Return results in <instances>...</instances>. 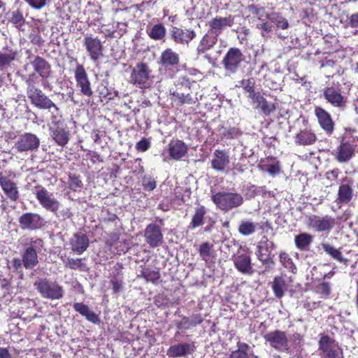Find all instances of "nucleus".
<instances>
[{"label":"nucleus","mask_w":358,"mask_h":358,"mask_svg":"<svg viewBox=\"0 0 358 358\" xmlns=\"http://www.w3.org/2000/svg\"><path fill=\"white\" fill-rule=\"evenodd\" d=\"M316 135L309 129L301 130L295 136V143L301 145H312L316 141Z\"/></svg>","instance_id":"43"},{"label":"nucleus","mask_w":358,"mask_h":358,"mask_svg":"<svg viewBox=\"0 0 358 358\" xmlns=\"http://www.w3.org/2000/svg\"><path fill=\"white\" fill-rule=\"evenodd\" d=\"M84 260L85 259L83 258H67L62 259V262L66 268H69L72 270L85 271L86 268V264L84 263Z\"/></svg>","instance_id":"49"},{"label":"nucleus","mask_w":358,"mask_h":358,"mask_svg":"<svg viewBox=\"0 0 358 358\" xmlns=\"http://www.w3.org/2000/svg\"><path fill=\"white\" fill-rule=\"evenodd\" d=\"M239 87L243 88L245 93H248V99H251L252 97L255 96L257 94V92L255 90V81L252 78L242 79L239 81Z\"/></svg>","instance_id":"48"},{"label":"nucleus","mask_w":358,"mask_h":358,"mask_svg":"<svg viewBox=\"0 0 358 358\" xmlns=\"http://www.w3.org/2000/svg\"><path fill=\"white\" fill-rule=\"evenodd\" d=\"M247 9L259 21L268 20L270 19V15L266 12V8L264 6L250 4L247 6Z\"/></svg>","instance_id":"46"},{"label":"nucleus","mask_w":358,"mask_h":358,"mask_svg":"<svg viewBox=\"0 0 358 358\" xmlns=\"http://www.w3.org/2000/svg\"><path fill=\"white\" fill-rule=\"evenodd\" d=\"M0 186L6 198L11 202H16L19 199L20 192L17 184L2 173H0Z\"/></svg>","instance_id":"24"},{"label":"nucleus","mask_w":358,"mask_h":358,"mask_svg":"<svg viewBox=\"0 0 358 358\" xmlns=\"http://www.w3.org/2000/svg\"><path fill=\"white\" fill-rule=\"evenodd\" d=\"M83 46L87 56L93 63H97L104 57L105 47L98 36L87 35L83 39Z\"/></svg>","instance_id":"7"},{"label":"nucleus","mask_w":358,"mask_h":358,"mask_svg":"<svg viewBox=\"0 0 358 358\" xmlns=\"http://www.w3.org/2000/svg\"><path fill=\"white\" fill-rule=\"evenodd\" d=\"M336 219L329 215L319 216L310 214L306 216V224L317 233L329 234L335 227Z\"/></svg>","instance_id":"4"},{"label":"nucleus","mask_w":358,"mask_h":358,"mask_svg":"<svg viewBox=\"0 0 358 358\" xmlns=\"http://www.w3.org/2000/svg\"><path fill=\"white\" fill-rule=\"evenodd\" d=\"M235 267L238 271L243 273H249L252 270L250 257L247 254L238 255L234 261Z\"/></svg>","instance_id":"41"},{"label":"nucleus","mask_w":358,"mask_h":358,"mask_svg":"<svg viewBox=\"0 0 358 358\" xmlns=\"http://www.w3.org/2000/svg\"><path fill=\"white\" fill-rule=\"evenodd\" d=\"M271 286L275 296L278 299L282 298L287 290L286 280L282 276H275Z\"/></svg>","instance_id":"42"},{"label":"nucleus","mask_w":358,"mask_h":358,"mask_svg":"<svg viewBox=\"0 0 358 358\" xmlns=\"http://www.w3.org/2000/svg\"><path fill=\"white\" fill-rule=\"evenodd\" d=\"M188 147L181 140H171L168 145V152L174 160H180L187 153Z\"/></svg>","instance_id":"29"},{"label":"nucleus","mask_w":358,"mask_h":358,"mask_svg":"<svg viewBox=\"0 0 358 358\" xmlns=\"http://www.w3.org/2000/svg\"><path fill=\"white\" fill-rule=\"evenodd\" d=\"M150 147V142L148 139L143 138L136 144V149L139 152H145Z\"/></svg>","instance_id":"60"},{"label":"nucleus","mask_w":358,"mask_h":358,"mask_svg":"<svg viewBox=\"0 0 358 358\" xmlns=\"http://www.w3.org/2000/svg\"><path fill=\"white\" fill-rule=\"evenodd\" d=\"M198 251L202 260L205 262H208L211 259L214 258L213 245L208 242L202 243L199 245Z\"/></svg>","instance_id":"47"},{"label":"nucleus","mask_w":358,"mask_h":358,"mask_svg":"<svg viewBox=\"0 0 358 358\" xmlns=\"http://www.w3.org/2000/svg\"><path fill=\"white\" fill-rule=\"evenodd\" d=\"M4 52L0 51V70H3L17 60L18 52L15 49L5 48Z\"/></svg>","instance_id":"38"},{"label":"nucleus","mask_w":358,"mask_h":358,"mask_svg":"<svg viewBox=\"0 0 358 358\" xmlns=\"http://www.w3.org/2000/svg\"><path fill=\"white\" fill-rule=\"evenodd\" d=\"M9 21L17 29L25 24V19L20 9L13 11L10 13Z\"/></svg>","instance_id":"53"},{"label":"nucleus","mask_w":358,"mask_h":358,"mask_svg":"<svg viewBox=\"0 0 358 358\" xmlns=\"http://www.w3.org/2000/svg\"><path fill=\"white\" fill-rule=\"evenodd\" d=\"M76 86L79 89L80 94L86 97L93 95L91 83L88 74L83 64H77L74 70Z\"/></svg>","instance_id":"13"},{"label":"nucleus","mask_w":358,"mask_h":358,"mask_svg":"<svg viewBox=\"0 0 358 358\" xmlns=\"http://www.w3.org/2000/svg\"><path fill=\"white\" fill-rule=\"evenodd\" d=\"M40 143V138L36 134L24 132L19 136L13 148L19 153L32 152L38 150Z\"/></svg>","instance_id":"9"},{"label":"nucleus","mask_w":358,"mask_h":358,"mask_svg":"<svg viewBox=\"0 0 358 358\" xmlns=\"http://www.w3.org/2000/svg\"><path fill=\"white\" fill-rule=\"evenodd\" d=\"M152 78V70L149 65L143 62H138L132 68L130 74V83L140 88H146Z\"/></svg>","instance_id":"6"},{"label":"nucleus","mask_w":358,"mask_h":358,"mask_svg":"<svg viewBox=\"0 0 358 358\" xmlns=\"http://www.w3.org/2000/svg\"><path fill=\"white\" fill-rule=\"evenodd\" d=\"M218 37L217 36V34H215L213 32L208 30L200 40L196 47V54L198 55H201L211 50L216 45Z\"/></svg>","instance_id":"30"},{"label":"nucleus","mask_w":358,"mask_h":358,"mask_svg":"<svg viewBox=\"0 0 358 358\" xmlns=\"http://www.w3.org/2000/svg\"><path fill=\"white\" fill-rule=\"evenodd\" d=\"M141 276L147 282H151L153 284H157L161 278L159 268L152 269L145 266H142Z\"/></svg>","instance_id":"44"},{"label":"nucleus","mask_w":358,"mask_h":358,"mask_svg":"<svg viewBox=\"0 0 358 358\" xmlns=\"http://www.w3.org/2000/svg\"><path fill=\"white\" fill-rule=\"evenodd\" d=\"M315 115L321 128L328 136H331L334 131L335 125L331 115L326 110L319 106L315 107Z\"/></svg>","instance_id":"25"},{"label":"nucleus","mask_w":358,"mask_h":358,"mask_svg":"<svg viewBox=\"0 0 358 358\" xmlns=\"http://www.w3.org/2000/svg\"><path fill=\"white\" fill-rule=\"evenodd\" d=\"M270 20L275 23L277 28L286 29L289 27V23L287 19L282 17L280 13H274L270 17Z\"/></svg>","instance_id":"56"},{"label":"nucleus","mask_w":358,"mask_h":358,"mask_svg":"<svg viewBox=\"0 0 358 358\" xmlns=\"http://www.w3.org/2000/svg\"><path fill=\"white\" fill-rule=\"evenodd\" d=\"M242 134L241 130L238 127H230L224 133V137L228 139L236 138Z\"/></svg>","instance_id":"59"},{"label":"nucleus","mask_w":358,"mask_h":358,"mask_svg":"<svg viewBox=\"0 0 358 358\" xmlns=\"http://www.w3.org/2000/svg\"><path fill=\"white\" fill-rule=\"evenodd\" d=\"M355 155V145L348 141L342 139L340 144L333 152L334 159L340 162L344 163L350 161Z\"/></svg>","instance_id":"19"},{"label":"nucleus","mask_w":358,"mask_h":358,"mask_svg":"<svg viewBox=\"0 0 358 358\" xmlns=\"http://www.w3.org/2000/svg\"><path fill=\"white\" fill-rule=\"evenodd\" d=\"M262 23L257 24V28L262 30V32L269 33L272 31V24L267 20L262 21Z\"/></svg>","instance_id":"63"},{"label":"nucleus","mask_w":358,"mask_h":358,"mask_svg":"<svg viewBox=\"0 0 358 358\" xmlns=\"http://www.w3.org/2000/svg\"><path fill=\"white\" fill-rule=\"evenodd\" d=\"M22 247L21 258L23 259L24 267L26 269H33L39 263L38 255L44 249V241L36 236L27 237Z\"/></svg>","instance_id":"1"},{"label":"nucleus","mask_w":358,"mask_h":358,"mask_svg":"<svg viewBox=\"0 0 358 358\" xmlns=\"http://www.w3.org/2000/svg\"><path fill=\"white\" fill-rule=\"evenodd\" d=\"M266 342L278 352H291L286 332L278 329L268 332L264 336Z\"/></svg>","instance_id":"12"},{"label":"nucleus","mask_w":358,"mask_h":358,"mask_svg":"<svg viewBox=\"0 0 358 358\" xmlns=\"http://www.w3.org/2000/svg\"><path fill=\"white\" fill-rule=\"evenodd\" d=\"M27 92L31 103L36 107L41 109L50 110L54 108L55 111L59 110L57 106L41 89L34 85H29Z\"/></svg>","instance_id":"8"},{"label":"nucleus","mask_w":358,"mask_h":358,"mask_svg":"<svg viewBox=\"0 0 358 358\" xmlns=\"http://www.w3.org/2000/svg\"><path fill=\"white\" fill-rule=\"evenodd\" d=\"M279 258L280 262L283 266L289 269L291 272L295 273L296 271V267L294 264L292 258L289 257V254L285 252H281L280 253Z\"/></svg>","instance_id":"54"},{"label":"nucleus","mask_w":358,"mask_h":358,"mask_svg":"<svg viewBox=\"0 0 358 358\" xmlns=\"http://www.w3.org/2000/svg\"><path fill=\"white\" fill-rule=\"evenodd\" d=\"M69 244L73 252L81 255L89 247L90 241L86 234L82 232H77L69 239Z\"/></svg>","instance_id":"27"},{"label":"nucleus","mask_w":358,"mask_h":358,"mask_svg":"<svg viewBox=\"0 0 358 358\" xmlns=\"http://www.w3.org/2000/svg\"><path fill=\"white\" fill-rule=\"evenodd\" d=\"M349 24L352 28H358V13L350 15L349 17Z\"/></svg>","instance_id":"64"},{"label":"nucleus","mask_w":358,"mask_h":358,"mask_svg":"<svg viewBox=\"0 0 358 358\" xmlns=\"http://www.w3.org/2000/svg\"><path fill=\"white\" fill-rule=\"evenodd\" d=\"M324 99L334 107L344 108L346 106L347 97L342 94L339 87H326L323 90Z\"/></svg>","instance_id":"17"},{"label":"nucleus","mask_w":358,"mask_h":358,"mask_svg":"<svg viewBox=\"0 0 358 358\" xmlns=\"http://www.w3.org/2000/svg\"><path fill=\"white\" fill-rule=\"evenodd\" d=\"M315 292L322 295L324 298L328 299L331 294L330 283L327 282H322L315 287Z\"/></svg>","instance_id":"57"},{"label":"nucleus","mask_w":358,"mask_h":358,"mask_svg":"<svg viewBox=\"0 0 358 358\" xmlns=\"http://www.w3.org/2000/svg\"><path fill=\"white\" fill-rule=\"evenodd\" d=\"M353 195V190L350 184H342L338 192V200L340 203L349 202Z\"/></svg>","instance_id":"45"},{"label":"nucleus","mask_w":358,"mask_h":358,"mask_svg":"<svg viewBox=\"0 0 358 358\" xmlns=\"http://www.w3.org/2000/svg\"><path fill=\"white\" fill-rule=\"evenodd\" d=\"M261 171H266L271 176H275L280 172V163L276 157L269 156L261 159L258 166Z\"/></svg>","instance_id":"32"},{"label":"nucleus","mask_w":358,"mask_h":358,"mask_svg":"<svg viewBox=\"0 0 358 358\" xmlns=\"http://www.w3.org/2000/svg\"><path fill=\"white\" fill-rule=\"evenodd\" d=\"M236 347L237 349L231 352L229 358H258V357L250 350V347L248 343L238 341Z\"/></svg>","instance_id":"37"},{"label":"nucleus","mask_w":358,"mask_h":358,"mask_svg":"<svg viewBox=\"0 0 358 358\" xmlns=\"http://www.w3.org/2000/svg\"><path fill=\"white\" fill-rule=\"evenodd\" d=\"M149 37L155 41L163 39L166 36V28L161 24H157L152 27L150 30L148 31Z\"/></svg>","instance_id":"50"},{"label":"nucleus","mask_w":358,"mask_h":358,"mask_svg":"<svg viewBox=\"0 0 358 358\" xmlns=\"http://www.w3.org/2000/svg\"><path fill=\"white\" fill-rule=\"evenodd\" d=\"M19 225L23 230H36L43 225V219L38 213H24L18 219Z\"/></svg>","instance_id":"18"},{"label":"nucleus","mask_w":358,"mask_h":358,"mask_svg":"<svg viewBox=\"0 0 358 358\" xmlns=\"http://www.w3.org/2000/svg\"><path fill=\"white\" fill-rule=\"evenodd\" d=\"M56 114L52 113L50 115V123L49 124V127L55 128L66 124L62 114L59 112V110L56 111Z\"/></svg>","instance_id":"58"},{"label":"nucleus","mask_w":358,"mask_h":358,"mask_svg":"<svg viewBox=\"0 0 358 358\" xmlns=\"http://www.w3.org/2000/svg\"><path fill=\"white\" fill-rule=\"evenodd\" d=\"M101 32L103 33L106 38H115V31L114 29L113 26L110 27V24L106 25L103 24L101 25Z\"/></svg>","instance_id":"61"},{"label":"nucleus","mask_w":358,"mask_h":358,"mask_svg":"<svg viewBox=\"0 0 358 358\" xmlns=\"http://www.w3.org/2000/svg\"><path fill=\"white\" fill-rule=\"evenodd\" d=\"M211 200L219 209L227 212L243 203V196L234 192H219L211 196Z\"/></svg>","instance_id":"3"},{"label":"nucleus","mask_w":358,"mask_h":358,"mask_svg":"<svg viewBox=\"0 0 358 358\" xmlns=\"http://www.w3.org/2000/svg\"><path fill=\"white\" fill-rule=\"evenodd\" d=\"M31 64L40 77L47 79L52 75L51 65L49 62L41 56H36L31 62Z\"/></svg>","instance_id":"28"},{"label":"nucleus","mask_w":358,"mask_h":358,"mask_svg":"<svg viewBox=\"0 0 358 358\" xmlns=\"http://www.w3.org/2000/svg\"><path fill=\"white\" fill-rule=\"evenodd\" d=\"M252 103L256 104L255 108L259 109L266 116L270 115L276 109L274 103L268 102L259 92H257L255 96L251 99Z\"/></svg>","instance_id":"31"},{"label":"nucleus","mask_w":358,"mask_h":358,"mask_svg":"<svg viewBox=\"0 0 358 358\" xmlns=\"http://www.w3.org/2000/svg\"><path fill=\"white\" fill-rule=\"evenodd\" d=\"M68 185L69 189L73 192L80 191L83 186L80 176L76 173H69Z\"/></svg>","instance_id":"51"},{"label":"nucleus","mask_w":358,"mask_h":358,"mask_svg":"<svg viewBox=\"0 0 358 358\" xmlns=\"http://www.w3.org/2000/svg\"><path fill=\"white\" fill-rule=\"evenodd\" d=\"M229 164V157L224 150H216L211 161L212 168L217 171H222Z\"/></svg>","instance_id":"34"},{"label":"nucleus","mask_w":358,"mask_h":358,"mask_svg":"<svg viewBox=\"0 0 358 358\" xmlns=\"http://www.w3.org/2000/svg\"><path fill=\"white\" fill-rule=\"evenodd\" d=\"M234 18L231 15L226 17L216 16L208 22V30L219 37L225 29L234 25Z\"/></svg>","instance_id":"20"},{"label":"nucleus","mask_w":358,"mask_h":358,"mask_svg":"<svg viewBox=\"0 0 358 358\" xmlns=\"http://www.w3.org/2000/svg\"><path fill=\"white\" fill-rule=\"evenodd\" d=\"M303 346V336L299 333H295L292 338V350L296 354H301Z\"/></svg>","instance_id":"55"},{"label":"nucleus","mask_w":358,"mask_h":358,"mask_svg":"<svg viewBox=\"0 0 358 358\" xmlns=\"http://www.w3.org/2000/svg\"><path fill=\"white\" fill-rule=\"evenodd\" d=\"M159 64L165 69H178L180 64V56L171 48H166L161 53Z\"/></svg>","instance_id":"26"},{"label":"nucleus","mask_w":358,"mask_h":358,"mask_svg":"<svg viewBox=\"0 0 358 358\" xmlns=\"http://www.w3.org/2000/svg\"><path fill=\"white\" fill-rule=\"evenodd\" d=\"M171 39L178 44L188 45L196 38V32L192 29H182L173 27L170 31Z\"/></svg>","instance_id":"22"},{"label":"nucleus","mask_w":358,"mask_h":358,"mask_svg":"<svg viewBox=\"0 0 358 358\" xmlns=\"http://www.w3.org/2000/svg\"><path fill=\"white\" fill-rule=\"evenodd\" d=\"M274 247V243L269 241L266 236H263L262 237L257 247V250L256 255L257 259L264 265H268L273 263L272 250Z\"/></svg>","instance_id":"15"},{"label":"nucleus","mask_w":358,"mask_h":358,"mask_svg":"<svg viewBox=\"0 0 358 358\" xmlns=\"http://www.w3.org/2000/svg\"><path fill=\"white\" fill-rule=\"evenodd\" d=\"M318 349L321 351L322 358H338L342 350L334 338L324 334H320Z\"/></svg>","instance_id":"14"},{"label":"nucleus","mask_w":358,"mask_h":358,"mask_svg":"<svg viewBox=\"0 0 358 358\" xmlns=\"http://www.w3.org/2000/svg\"><path fill=\"white\" fill-rule=\"evenodd\" d=\"M313 236L306 232H301L294 237L296 248L300 251H308L313 242Z\"/></svg>","instance_id":"40"},{"label":"nucleus","mask_w":358,"mask_h":358,"mask_svg":"<svg viewBox=\"0 0 358 358\" xmlns=\"http://www.w3.org/2000/svg\"><path fill=\"white\" fill-rule=\"evenodd\" d=\"M203 320L201 314H192L190 317L183 316L181 321L176 322V326L178 329H189L201 324Z\"/></svg>","instance_id":"35"},{"label":"nucleus","mask_w":358,"mask_h":358,"mask_svg":"<svg viewBox=\"0 0 358 358\" xmlns=\"http://www.w3.org/2000/svg\"><path fill=\"white\" fill-rule=\"evenodd\" d=\"M257 224L250 221H243L238 227V232L243 236L252 234L256 230Z\"/></svg>","instance_id":"52"},{"label":"nucleus","mask_w":358,"mask_h":358,"mask_svg":"<svg viewBox=\"0 0 358 358\" xmlns=\"http://www.w3.org/2000/svg\"><path fill=\"white\" fill-rule=\"evenodd\" d=\"M194 83L185 76L178 78L174 83V87L170 90L173 101L180 105H192L201 99V95L198 98L196 94L194 97L191 94V90Z\"/></svg>","instance_id":"2"},{"label":"nucleus","mask_w":358,"mask_h":358,"mask_svg":"<svg viewBox=\"0 0 358 358\" xmlns=\"http://www.w3.org/2000/svg\"><path fill=\"white\" fill-rule=\"evenodd\" d=\"M208 209L203 206L199 204L195 208L192 217V220L188 225L189 229H194L201 227L205 223Z\"/></svg>","instance_id":"33"},{"label":"nucleus","mask_w":358,"mask_h":358,"mask_svg":"<svg viewBox=\"0 0 358 358\" xmlns=\"http://www.w3.org/2000/svg\"><path fill=\"white\" fill-rule=\"evenodd\" d=\"M49 132L52 140L62 148L65 147L70 140L71 133L66 124L55 128L49 127Z\"/></svg>","instance_id":"23"},{"label":"nucleus","mask_w":358,"mask_h":358,"mask_svg":"<svg viewBox=\"0 0 358 358\" xmlns=\"http://www.w3.org/2000/svg\"><path fill=\"white\" fill-rule=\"evenodd\" d=\"M143 187L146 191H152L156 187V181L154 179H143Z\"/></svg>","instance_id":"62"},{"label":"nucleus","mask_w":358,"mask_h":358,"mask_svg":"<svg viewBox=\"0 0 358 358\" xmlns=\"http://www.w3.org/2000/svg\"><path fill=\"white\" fill-rule=\"evenodd\" d=\"M73 307L76 311L85 317L89 322L99 324L101 322L99 315L92 310L89 306L83 303H74Z\"/></svg>","instance_id":"36"},{"label":"nucleus","mask_w":358,"mask_h":358,"mask_svg":"<svg viewBox=\"0 0 358 358\" xmlns=\"http://www.w3.org/2000/svg\"><path fill=\"white\" fill-rule=\"evenodd\" d=\"M245 60V57L241 50L238 48H230L224 56L222 64L227 73H235L241 67Z\"/></svg>","instance_id":"10"},{"label":"nucleus","mask_w":358,"mask_h":358,"mask_svg":"<svg viewBox=\"0 0 358 358\" xmlns=\"http://www.w3.org/2000/svg\"><path fill=\"white\" fill-rule=\"evenodd\" d=\"M144 238L147 244L152 248L159 246L164 241L162 229L156 223H151L146 226Z\"/></svg>","instance_id":"16"},{"label":"nucleus","mask_w":358,"mask_h":358,"mask_svg":"<svg viewBox=\"0 0 358 358\" xmlns=\"http://www.w3.org/2000/svg\"><path fill=\"white\" fill-rule=\"evenodd\" d=\"M196 350V347L194 341L180 343L171 345L166 351V355L173 358L182 357L187 355L194 354Z\"/></svg>","instance_id":"21"},{"label":"nucleus","mask_w":358,"mask_h":358,"mask_svg":"<svg viewBox=\"0 0 358 358\" xmlns=\"http://www.w3.org/2000/svg\"><path fill=\"white\" fill-rule=\"evenodd\" d=\"M34 287L42 297L49 299H60L64 296V289L56 282L42 278L34 283Z\"/></svg>","instance_id":"5"},{"label":"nucleus","mask_w":358,"mask_h":358,"mask_svg":"<svg viewBox=\"0 0 358 358\" xmlns=\"http://www.w3.org/2000/svg\"><path fill=\"white\" fill-rule=\"evenodd\" d=\"M33 193L41 206L46 210L56 213L60 206V203L53 198L52 194L41 185L35 186Z\"/></svg>","instance_id":"11"},{"label":"nucleus","mask_w":358,"mask_h":358,"mask_svg":"<svg viewBox=\"0 0 358 358\" xmlns=\"http://www.w3.org/2000/svg\"><path fill=\"white\" fill-rule=\"evenodd\" d=\"M321 247L324 252L337 262L348 265L349 260L343 257L341 248H336L329 243H322Z\"/></svg>","instance_id":"39"}]
</instances>
